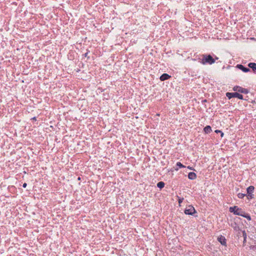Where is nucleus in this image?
Wrapping results in <instances>:
<instances>
[{"label": "nucleus", "mask_w": 256, "mask_h": 256, "mask_svg": "<svg viewBox=\"0 0 256 256\" xmlns=\"http://www.w3.org/2000/svg\"><path fill=\"white\" fill-rule=\"evenodd\" d=\"M200 63L204 65L212 64L214 63V59L210 54H203Z\"/></svg>", "instance_id": "obj_1"}, {"label": "nucleus", "mask_w": 256, "mask_h": 256, "mask_svg": "<svg viewBox=\"0 0 256 256\" xmlns=\"http://www.w3.org/2000/svg\"><path fill=\"white\" fill-rule=\"evenodd\" d=\"M229 210L230 212H233L236 215L243 216L244 212L241 208H238L237 206H234L233 207H230Z\"/></svg>", "instance_id": "obj_2"}, {"label": "nucleus", "mask_w": 256, "mask_h": 256, "mask_svg": "<svg viewBox=\"0 0 256 256\" xmlns=\"http://www.w3.org/2000/svg\"><path fill=\"white\" fill-rule=\"evenodd\" d=\"M226 96L228 98V99H230L232 98H236L240 100H243V96L238 92H226Z\"/></svg>", "instance_id": "obj_3"}, {"label": "nucleus", "mask_w": 256, "mask_h": 256, "mask_svg": "<svg viewBox=\"0 0 256 256\" xmlns=\"http://www.w3.org/2000/svg\"><path fill=\"white\" fill-rule=\"evenodd\" d=\"M233 90L234 91L238 92L240 93L247 94L249 91L248 89L242 88L240 86H235L234 87Z\"/></svg>", "instance_id": "obj_4"}, {"label": "nucleus", "mask_w": 256, "mask_h": 256, "mask_svg": "<svg viewBox=\"0 0 256 256\" xmlns=\"http://www.w3.org/2000/svg\"><path fill=\"white\" fill-rule=\"evenodd\" d=\"M196 212L194 208L192 206H188L184 210V213L186 214L192 215Z\"/></svg>", "instance_id": "obj_5"}, {"label": "nucleus", "mask_w": 256, "mask_h": 256, "mask_svg": "<svg viewBox=\"0 0 256 256\" xmlns=\"http://www.w3.org/2000/svg\"><path fill=\"white\" fill-rule=\"evenodd\" d=\"M236 68H238L239 70H240L244 72H248L250 71V68L249 67L246 68L241 64H237Z\"/></svg>", "instance_id": "obj_6"}, {"label": "nucleus", "mask_w": 256, "mask_h": 256, "mask_svg": "<svg viewBox=\"0 0 256 256\" xmlns=\"http://www.w3.org/2000/svg\"><path fill=\"white\" fill-rule=\"evenodd\" d=\"M248 66L250 68L252 69V72L256 74V63L250 62Z\"/></svg>", "instance_id": "obj_7"}, {"label": "nucleus", "mask_w": 256, "mask_h": 256, "mask_svg": "<svg viewBox=\"0 0 256 256\" xmlns=\"http://www.w3.org/2000/svg\"><path fill=\"white\" fill-rule=\"evenodd\" d=\"M170 77L171 76L168 74L164 73L161 75L160 79L161 81H164L168 80Z\"/></svg>", "instance_id": "obj_8"}, {"label": "nucleus", "mask_w": 256, "mask_h": 256, "mask_svg": "<svg viewBox=\"0 0 256 256\" xmlns=\"http://www.w3.org/2000/svg\"><path fill=\"white\" fill-rule=\"evenodd\" d=\"M218 240L222 245H226V239L225 238L224 236H220L218 237Z\"/></svg>", "instance_id": "obj_9"}, {"label": "nucleus", "mask_w": 256, "mask_h": 256, "mask_svg": "<svg viewBox=\"0 0 256 256\" xmlns=\"http://www.w3.org/2000/svg\"><path fill=\"white\" fill-rule=\"evenodd\" d=\"M254 188L253 186H250L247 188V194H248V196H250V198H252L251 194L253 192Z\"/></svg>", "instance_id": "obj_10"}, {"label": "nucleus", "mask_w": 256, "mask_h": 256, "mask_svg": "<svg viewBox=\"0 0 256 256\" xmlns=\"http://www.w3.org/2000/svg\"><path fill=\"white\" fill-rule=\"evenodd\" d=\"M196 177V175L194 172H190L188 174V178L190 180H194Z\"/></svg>", "instance_id": "obj_11"}, {"label": "nucleus", "mask_w": 256, "mask_h": 256, "mask_svg": "<svg viewBox=\"0 0 256 256\" xmlns=\"http://www.w3.org/2000/svg\"><path fill=\"white\" fill-rule=\"evenodd\" d=\"M204 131L206 133L208 134L212 131L211 127L209 126H207L204 128Z\"/></svg>", "instance_id": "obj_12"}, {"label": "nucleus", "mask_w": 256, "mask_h": 256, "mask_svg": "<svg viewBox=\"0 0 256 256\" xmlns=\"http://www.w3.org/2000/svg\"><path fill=\"white\" fill-rule=\"evenodd\" d=\"M157 186L160 188H162L164 186V183L163 182H160L157 184Z\"/></svg>", "instance_id": "obj_13"}, {"label": "nucleus", "mask_w": 256, "mask_h": 256, "mask_svg": "<svg viewBox=\"0 0 256 256\" xmlns=\"http://www.w3.org/2000/svg\"><path fill=\"white\" fill-rule=\"evenodd\" d=\"M242 216L246 218H247L248 220H251V218L250 216L247 214H246L245 212H244V214H243V216Z\"/></svg>", "instance_id": "obj_14"}, {"label": "nucleus", "mask_w": 256, "mask_h": 256, "mask_svg": "<svg viewBox=\"0 0 256 256\" xmlns=\"http://www.w3.org/2000/svg\"><path fill=\"white\" fill-rule=\"evenodd\" d=\"M246 196V194H244L242 193H238V196L239 198H242Z\"/></svg>", "instance_id": "obj_15"}, {"label": "nucleus", "mask_w": 256, "mask_h": 256, "mask_svg": "<svg viewBox=\"0 0 256 256\" xmlns=\"http://www.w3.org/2000/svg\"><path fill=\"white\" fill-rule=\"evenodd\" d=\"M176 166H178L180 168L184 167V166L182 164H181L180 162H178L176 164Z\"/></svg>", "instance_id": "obj_16"}, {"label": "nucleus", "mask_w": 256, "mask_h": 256, "mask_svg": "<svg viewBox=\"0 0 256 256\" xmlns=\"http://www.w3.org/2000/svg\"><path fill=\"white\" fill-rule=\"evenodd\" d=\"M184 198H178V202L180 204L182 202Z\"/></svg>", "instance_id": "obj_17"}, {"label": "nucleus", "mask_w": 256, "mask_h": 256, "mask_svg": "<svg viewBox=\"0 0 256 256\" xmlns=\"http://www.w3.org/2000/svg\"><path fill=\"white\" fill-rule=\"evenodd\" d=\"M215 132H216V133L220 132V133H221V136H222H222H224V133H223V132H222L220 130H216L215 131Z\"/></svg>", "instance_id": "obj_18"}, {"label": "nucleus", "mask_w": 256, "mask_h": 256, "mask_svg": "<svg viewBox=\"0 0 256 256\" xmlns=\"http://www.w3.org/2000/svg\"><path fill=\"white\" fill-rule=\"evenodd\" d=\"M83 55H84V57H86V58H89V56H88V52H86V53H85Z\"/></svg>", "instance_id": "obj_19"}, {"label": "nucleus", "mask_w": 256, "mask_h": 256, "mask_svg": "<svg viewBox=\"0 0 256 256\" xmlns=\"http://www.w3.org/2000/svg\"><path fill=\"white\" fill-rule=\"evenodd\" d=\"M214 62H216V60H218V58L216 56H214Z\"/></svg>", "instance_id": "obj_20"}, {"label": "nucleus", "mask_w": 256, "mask_h": 256, "mask_svg": "<svg viewBox=\"0 0 256 256\" xmlns=\"http://www.w3.org/2000/svg\"><path fill=\"white\" fill-rule=\"evenodd\" d=\"M26 186H27V184L26 183H24L22 185V186L25 188H26Z\"/></svg>", "instance_id": "obj_21"}, {"label": "nucleus", "mask_w": 256, "mask_h": 256, "mask_svg": "<svg viewBox=\"0 0 256 256\" xmlns=\"http://www.w3.org/2000/svg\"><path fill=\"white\" fill-rule=\"evenodd\" d=\"M188 168H190V169H191V168L190 167V166H188Z\"/></svg>", "instance_id": "obj_22"}]
</instances>
